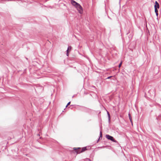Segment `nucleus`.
I'll return each instance as SVG.
<instances>
[{"instance_id": "obj_1", "label": "nucleus", "mask_w": 161, "mask_h": 161, "mask_svg": "<svg viewBox=\"0 0 161 161\" xmlns=\"http://www.w3.org/2000/svg\"><path fill=\"white\" fill-rule=\"evenodd\" d=\"M75 7L76 8L77 10L78 11L79 13L80 14L82 13L83 10L82 7L79 4H78V5H77Z\"/></svg>"}, {"instance_id": "obj_2", "label": "nucleus", "mask_w": 161, "mask_h": 161, "mask_svg": "<svg viewBox=\"0 0 161 161\" xmlns=\"http://www.w3.org/2000/svg\"><path fill=\"white\" fill-rule=\"evenodd\" d=\"M106 137L108 140H110L115 142H117V141L114 139L113 136H110L108 135H106Z\"/></svg>"}, {"instance_id": "obj_3", "label": "nucleus", "mask_w": 161, "mask_h": 161, "mask_svg": "<svg viewBox=\"0 0 161 161\" xmlns=\"http://www.w3.org/2000/svg\"><path fill=\"white\" fill-rule=\"evenodd\" d=\"M71 3L74 6L76 7L77 5H78V3L76 2L75 1L73 0H71Z\"/></svg>"}, {"instance_id": "obj_4", "label": "nucleus", "mask_w": 161, "mask_h": 161, "mask_svg": "<svg viewBox=\"0 0 161 161\" xmlns=\"http://www.w3.org/2000/svg\"><path fill=\"white\" fill-rule=\"evenodd\" d=\"M159 8V3H158V2L156 1L155 2V4L154 5V8Z\"/></svg>"}, {"instance_id": "obj_5", "label": "nucleus", "mask_w": 161, "mask_h": 161, "mask_svg": "<svg viewBox=\"0 0 161 161\" xmlns=\"http://www.w3.org/2000/svg\"><path fill=\"white\" fill-rule=\"evenodd\" d=\"M86 150V147H83V148H82V149H81V151L80 152H78H78H77V153H80L82 152L85 151Z\"/></svg>"}, {"instance_id": "obj_6", "label": "nucleus", "mask_w": 161, "mask_h": 161, "mask_svg": "<svg viewBox=\"0 0 161 161\" xmlns=\"http://www.w3.org/2000/svg\"><path fill=\"white\" fill-rule=\"evenodd\" d=\"M128 115H129V118L130 120V122L132 124V119L131 116L130 114H129Z\"/></svg>"}, {"instance_id": "obj_7", "label": "nucleus", "mask_w": 161, "mask_h": 161, "mask_svg": "<svg viewBox=\"0 0 161 161\" xmlns=\"http://www.w3.org/2000/svg\"><path fill=\"white\" fill-rule=\"evenodd\" d=\"M102 132L100 131V137L99 138V139H98V140H100V139H102Z\"/></svg>"}, {"instance_id": "obj_8", "label": "nucleus", "mask_w": 161, "mask_h": 161, "mask_svg": "<svg viewBox=\"0 0 161 161\" xmlns=\"http://www.w3.org/2000/svg\"><path fill=\"white\" fill-rule=\"evenodd\" d=\"M74 149H77L75 147H74ZM77 149H79L78 150L76 151V152L77 153V154H78L77 153L78 151V152H80L81 151V149L80 148H77Z\"/></svg>"}, {"instance_id": "obj_9", "label": "nucleus", "mask_w": 161, "mask_h": 161, "mask_svg": "<svg viewBox=\"0 0 161 161\" xmlns=\"http://www.w3.org/2000/svg\"><path fill=\"white\" fill-rule=\"evenodd\" d=\"M107 114H108V121H109V122H110V115L108 111H107Z\"/></svg>"}, {"instance_id": "obj_10", "label": "nucleus", "mask_w": 161, "mask_h": 161, "mask_svg": "<svg viewBox=\"0 0 161 161\" xmlns=\"http://www.w3.org/2000/svg\"><path fill=\"white\" fill-rule=\"evenodd\" d=\"M155 13L158 12V8H155Z\"/></svg>"}, {"instance_id": "obj_11", "label": "nucleus", "mask_w": 161, "mask_h": 161, "mask_svg": "<svg viewBox=\"0 0 161 161\" xmlns=\"http://www.w3.org/2000/svg\"><path fill=\"white\" fill-rule=\"evenodd\" d=\"M70 103V102H69L66 105V107H67L69 105Z\"/></svg>"}, {"instance_id": "obj_12", "label": "nucleus", "mask_w": 161, "mask_h": 161, "mask_svg": "<svg viewBox=\"0 0 161 161\" xmlns=\"http://www.w3.org/2000/svg\"><path fill=\"white\" fill-rule=\"evenodd\" d=\"M121 64H122V62H121V63L119 64V68H120V67H121Z\"/></svg>"}, {"instance_id": "obj_13", "label": "nucleus", "mask_w": 161, "mask_h": 161, "mask_svg": "<svg viewBox=\"0 0 161 161\" xmlns=\"http://www.w3.org/2000/svg\"><path fill=\"white\" fill-rule=\"evenodd\" d=\"M71 49V47L70 46H69L67 49L68 50H69V49Z\"/></svg>"}, {"instance_id": "obj_14", "label": "nucleus", "mask_w": 161, "mask_h": 161, "mask_svg": "<svg viewBox=\"0 0 161 161\" xmlns=\"http://www.w3.org/2000/svg\"><path fill=\"white\" fill-rule=\"evenodd\" d=\"M112 77V76H109V77H107V79H110V78Z\"/></svg>"}, {"instance_id": "obj_15", "label": "nucleus", "mask_w": 161, "mask_h": 161, "mask_svg": "<svg viewBox=\"0 0 161 161\" xmlns=\"http://www.w3.org/2000/svg\"><path fill=\"white\" fill-rule=\"evenodd\" d=\"M158 117L161 118V114L158 115Z\"/></svg>"}, {"instance_id": "obj_16", "label": "nucleus", "mask_w": 161, "mask_h": 161, "mask_svg": "<svg viewBox=\"0 0 161 161\" xmlns=\"http://www.w3.org/2000/svg\"><path fill=\"white\" fill-rule=\"evenodd\" d=\"M156 16H158V12H157V13H156Z\"/></svg>"}, {"instance_id": "obj_17", "label": "nucleus", "mask_w": 161, "mask_h": 161, "mask_svg": "<svg viewBox=\"0 0 161 161\" xmlns=\"http://www.w3.org/2000/svg\"><path fill=\"white\" fill-rule=\"evenodd\" d=\"M66 55L67 56H69V53L68 52H67V53H66Z\"/></svg>"}, {"instance_id": "obj_18", "label": "nucleus", "mask_w": 161, "mask_h": 161, "mask_svg": "<svg viewBox=\"0 0 161 161\" xmlns=\"http://www.w3.org/2000/svg\"><path fill=\"white\" fill-rule=\"evenodd\" d=\"M68 51H69V50H68V49H67V51H66V52H67H67H68L69 53Z\"/></svg>"}, {"instance_id": "obj_19", "label": "nucleus", "mask_w": 161, "mask_h": 161, "mask_svg": "<svg viewBox=\"0 0 161 161\" xmlns=\"http://www.w3.org/2000/svg\"><path fill=\"white\" fill-rule=\"evenodd\" d=\"M86 159H87V160H90V159H89V158H86Z\"/></svg>"}]
</instances>
